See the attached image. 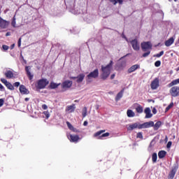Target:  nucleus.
<instances>
[{"label": "nucleus", "mask_w": 179, "mask_h": 179, "mask_svg": "<svg viewBox=\"0 0 179 179\" xmlns=\"http://www.w3.org/2000/svg\"><path fill=\"white\" fill-rule=\"evenodd\" d=\"M83 118H85V117H86V115H87V108L84 107L83 109Z\"/></svg>", "instance_id": "72a5a7b5"}, {"label": "nucleus", "mask_w": 179, "mask_h": 179, "mask_svg": "<svg viewBox=\"0 0 179 179\" xmlns=\"http://www.w3.org/2000/svg\"><path fill=\"white\" fill-rule=\"evenodd\" d=\"M10 48L11 50H13V48H15V44L11 45Z\"/></svg>", "instance_id": "4d7b16f0"}, {"label": "nucleus", "mask_w": 179, "mask_h": 179, "mask_svg": "<svg viewBox=\"0 0 179 179\" xmlns=\"http://www.w3.org/2000/svg\"><path fill=\"white\" fill-rule=\"evenodd\" d=\"M4 75L7 79H12L14 76L13 72L10 70H8Z\"/></svg>", "instance_id": "6ab92c4d"}, {"label": "nucleus", "mask_w": 179, "mask_h": 179, "mask_svg": "<svg viewBox=\"0 0 179 179\" xmlns=\"http://www.w3.org/2000/svg\"><path fill=\"white\" fill-rule=\"evenodd\" d=\"M174 43V38L171 37L169 39L165 41V45L166 47H170L172 44Z\"/></svg>", "instance_id": "4be33fe9"}, {"label": "nucleus", "mask_w": 179, "mask_h": 179, "mask_svg": "<svg viewBox=\"0 0 179 179\" xmlns=\"http://www.w3.org/2000/svg\"><path fill=\"white\" fill-rule=\"evenodd\" d=\"M144 113L145 114V118H152V114L150 110V108H145Z\"/></svg>", "instance_id": "a211bd4d"}, {"label": "nucleus", "mask_w": 179, "mask_h": 179, "mask_svg": "<svg viewBox=\"0 0 179 179\" xmlns=\"http://www.w3.org/2000/svg\"><path fill=\"white\" fill-rule=\"evenodd\" d=\"M113 65L114 62H113V60H110L109 64H108L106 66L102 65L101 66V79H102V80H107V78L111 74V71H113Z\"/></svg>", "instance_id": "f257e3e1"}, {"label": "nucleus", "mask_w": 179, "mask_h": 179, "mask_svg": "<svg viewBox=\"0 0 179 179\" xmlns=\"http://www.w3.org/2000/svg\"><path fill=\"white\" fill-rule=\"evenodd\" d=\"M136 138H138L139 139H143V135L142 134V132L137 133Z\"/></svg>", "instance_id": "ea45409f"}, {"label": "nucleus", "mask_w": 179, "mask_h": 179, "mask_svg": "<svg viewBox=\"0 0 179 179\" xmlns=\"http://www.w3.org/2000/svg\"><path fill=\"white\" fill-rule=\"evenodd\" d=\"M4 103H5V100H3V99H0V107H2Z\"/></svg>", "instance_id": "a18cd8bd"}, {"label": "nucleus", "mask_w": 179, "mask_h": 179, "mask_svg": "<svg viewBox=\"0 0 179 179\" xmlns=\"http://www.w3.org/2000/svg\"><path fill=\"white\" fill-rule=\"evenodd\" d=\"M72 81L71 80H65L62 83V89H69L72 87Z\"/></svg>", "instance_id": "ddd939ff"}, {"label": "nucleus", "mask_w": 179, "mask_h": 179, "mask_svg": "<svg viewBox=\"0 0 179 179\" xmlns=\"http://www.w3.org/2000/svg\"><path fill=\"white\" fill-rule=\"evenodd\" d=\"M59 85H61V84L60 83L57 84L54 82H51L49 85V87H50V89H57V87H58V86H59Z\"/></svg>", "instance_id": "bb28decb"}, {"label": "nucleus", "mask_w": 179, "mask_h": 179, "mask_svg": "<svg viewBox=\"0 0 179 179\" xmlns=\"http://www.w3.org/2000/svg\"><path fill=\"white\" fill-rule=\"evenodd\" d=\"M67 138L70 141V142L73 143H78L79 142V140L80 139L78 135H73V134H69L67 136Z\"/></svg>", "instance_id": "0eeeda50"}, {"label": "nucleus", "mask_w": 179, "mask_h": 179, "mask_svg": "<svg viewBox=\"0 0 179 179\" xmlns=\"http://www.w3.org/2000/svg\"><path fill=\"white\" fill-rule=\"evenodd\" d=\"M178 0H174L175 2H177Z\"/></svg>", "instance_id": "680f3d73"}, {"label": "nucleus", "mask_w": 179, "mask_h": 179, "mask_svg": "<svg viewBox=\"0 0 179 179\" xmlns=\"http://www.w3.org/2000/svg\"><path fill=\"white\" fill-rule=\"evenodd\" d=\"M18 47H20L22 45V38H20L17 42Z\"/></svg>", "instance_id": "de8ad7c7"}, {"label": "nucleus", "mask_w": 179, "mask_h": 179, "mask_svg": "<svg viewBox=\"0 0 179 179\" xmlns=\"http://www.w3.org/2000/svg\"><path fill=\"white\" fill-rule=\"evenodd\" d=\"M139 68H141L139 64H134L127 70V73H132V72H135V71H136V69H139Z\"/></svg>", "instance_id": "dca6fc26"}, {"label": "nucleus", "mask_w": 179, "mask_h": 179, "mask_svg": "<svg viewBox=\"0 0 179 179\" xmlns=\"http://www.w3.org/2000/svg\"><path fill=\"white\" fill-rule=\"evenodd\" d=\"M1 82L3 83V85H6L8 82L5 78H1Z\"/></svg>", "instance_id": "37998d69"}, {"label": "nucleus", "mask_w": 179, "mask_h": 179, "mask_svg": "<svg viewBox=\"0 0 179 179\" xmlns=\"http://www.w3.org/2000/svg\"><path fill=\"white\" fill-rule=\"evenodd\" d=\"M177 173V168H173L168 175V179H174L176 173Z\"/></svg>", "instance_id": "4468645a"}, {"label": "nucleus", "mask_w": 179, "mask_h": 179, "mask_svg": "<svg viewBox=\"0 0 179 179\" xmlns=\"http://www.w3.org/2000/svg\"><path fill=\"white\" fill-rule=\"evenodd\" d=\"M87 124H88L87 121H85L83 123L84 127H87Z\"/></svg>", "instance_id": "864d4df0"}, {"label": "nucleus", "mask_w": 179, "mask_h": 179, "mask_svg": "<svg viewBox=\"0 0 179 179\" xmlns=\"http://www.w3.org/2000/svg\"><path fill=\"white\" fill-rule=\"evenodd\" d=\"M160 81L159 80V78H155L152 83H151V89L152 90H156V89H157L159 87V86H160Z\"/></svg>", "instance_id": "6e6552de"}, {"label": "nucleus", "mask_w": 179, "mask_h": 179, "mask_svg": "<svg viewBox=\"0 0 179 179\" xmlns=\"http://www.w3.org/2000/svg\"><path fill=\"white\" fill-rule=\"evenodd\" d=\"M43 114H44L46 120H48V118H50V112H48V110L44 111Z\"/></svg>", "instance_id": "58836bf2"}, {"label": "nucleus", "mask_w": 179, "mask_h": 179, "mask_svg": "<svg viewBox=\"0 0 179 179\" xmlns=\"http://www.w3.org/2000/svg\"><path fill=\"white\" fill-rule=\"evenodd\" d=\"M128 55H129V54H127L126 55L122 57L120 59H124V58H125V57H128Z\"/></svg>", "instance_id": "603ef678"}, {"label": "nucleus", "mask_w": 179, "mask_h": 179, "mask_svg": "<svg viewBox=\"0 0 179 179\" xmlns=\"http://www.w3.org/2000/svg\"><path fill=\"white\" fill-rule=\"evenodd\" d=\"M13 86H15V87H19V86H20V83H19V82H15V83L13 84Z\"/></svg>", "instance_id": "49530a36"}, {"label": "nucleus", "mask_w": 179, "mask_h": 179, "mask_svg": "<svg viewBox=\"0 0 179 179\" xmlns=\"http://www.w3.org/2000/svg\"><path fill=\"white\" fill-rule=\"evenodd\" d=\"M160 65H162V62H160V60H158L155 62V66H156L157 68H159Z\"/></svg>", "instance_id": "a19ab883"}, {"label": "nucleus", "mask_w": 179, "mask_h": 179, "mask_svg": "<svg viewBox=\"0 0 179 179\" xmlns=\"http://www.w3.org/2000/svg\"><path fill=\"white\" fill-rule=\"evenodd\" d=\"M174 106V103L171 102L165 109V112L167 113V111H169V110H170L171 108H172V107H173Z\"/></svg>", "instance_id": "c9c22d12"}, {"label": "nucleus", "mask_w": 179, "mask_h": 179, "mask_svg": "<svg viewBox=\"0 0 179 179\" xmlns=\"http://www.w3.org/2000/svg\"><path fill=\"white\" fill-rule=\"evenodd\" d=\"M8 36H10V32H7V33L6 34V36L8 37Z\"/></svg>", "instance_id": "6e6d98bb"}, {"label": "nucleus", "mask_w": 179, "mask_h": 179, "mask_svg": "<svg viewBox=\"0 0 179 179\" xmlns=\"http://www.w3.org/2000/svg\"><path fill=\"white\" fill-rule=\"evenodd\" d=\"M142 51L146 52L148 50H152V43L149 41L141 43Z\"/></svg>", "instance_id": "423d86ee"}, {"label": "nucleus", "mask_w": 179, "mask_h": 179, "mask_svg": "<svg viewBox=\"0 0 179 179\" xmlns=\"http://www.w3.org/2000/svg\"><path fill=\"white\" fill-rule=\"evenodd\" d=\"M154 130L155 131H157V129H159V128H160V127H162V122L161 121H158L155 124H154Z\"/></svg>", "instance_id": "c85d7f7f"}, {"label": "nucleus", "mask_w": 179, "mask_h": 179, "mask_svg": "<svg viewBox=\"0 0 179 179\" xmlns=\"http://www.w3.org/2000/svg\"><path fill=\"white\" fill-rule=\"evenodd\" d=\"M152 163H156L157 162V154L154 152L152 155Z\"/></svg>", "instance_id": "2f4dec72"}, {"label": "nucleus", "mask_w": 179, "mask_h": 179, "mask_svg": "<svg viewBox=\"0 0 179 179\" xmlns=\"http://www.w3.org/2000/svg\"><path fill=\"white\" fill-rule=\"evenodd\" d=\"M179 84V78L173 80L172 82H171L169 85H168V87H173L174 86H176V85H178Z\"/></svg>", "instance_id": "393cba45"}, {"label": "nucleus", "mask_w": 179, "mask_h": 179, "mask_svg": "<svg viewBox=\"0 0 179 179\" xmlns=\"http://www.w3.org/2000/svg\"><path fill=\"white\" fill-rule=\"evenodd\" d=\"M136 113H138V114H142V113H143V107L141 105H138L136 108Z\"/></svg>", "instance_id": "cd10ccee"}, {"label": "nucleus", "mask_w": 179, "mask_h": 179, "mask_svg": "<svg viewBox=\"0 0 179 179\" xmlns=\"http://www.w3.org/2000/svg\"><path fill=\"white\" fill-rule=\"evenodd\" d=\"M42 108L43 110H47L48 108V106L45 104L42 105Z\"/></svg>", "instance_id": "09e8293b"}, {"label": "nucleus", "mask_w": 179, "mask_h": 179, "mask_svg": "<svg viewBox=\"0 0 179 179\" xmlns=\"http://www.w3.org/2000/svg\"><path fill=\"white\" fill-rule=\"evenodd\" d=\"M2 48H3V50H4V51H8V50H9V46H8L6 45H3Z\"/></svg>", "instance_id": "79ce46f5"}, {"label": "nucleus", "mask_w": 179, "mask_h": 179, "mask_svg": "<svg viewBox=\"0 0 179 179\" xmlns=\"http://www.w3.org/2000/svg\"><path fill=\"white\" fill-rule=\"evenodd\" d=\"M164 55V51H161L159 53L157 54V55H154V57H157V58H160V57H162V55Z\"/></svg>", "instance_id": "f704fd0d"}, {"label": "nucleus", "mask_w": 179, "mask_h": 179, "mask_svg": "<svg viewBox=\"0 0 179 179\" xmlns=\"http://www.w3.org/2000/svg\"><path fill=\"white\" fill-rule=\"evenodd\" d=\"M110 2H111L112 3H113V5H117V3H120L122 4L123 1L122 0H109Z\"/></svg>", "instance_id": "473e14b6"}, {"label": "nucleus", "mask_w": 179, "mask_h": 179, "mask_svg": "<svg viewBox=\"0 0 179 179\" xmlns=\"http://www.w3.org/2000/svg\"><path fill=\"white\" fill-rule=\"evenodd\" d=\"M150 55V50H148L146 52L143 53L142 57L143 58H146V57H149Z\"/></svg>", "instance_id": "4c0bfd02"}, {"label": "nucleus", "mask_w": 179, "mask_h": 179, "mask_svg": "<svg viewBox=\"0 0 179 179\" xmlns=\"http://www.w3.org/2000/svg\"><path fill=\"white\" fill-rule=\"evenodd\" d=\"M48 83H50V81H48L47 79H41L37 82L36 89H45V87L48 85Z\"/></svg>", "instance_id": "f03ea898"}, {"label": "nucleus", "mask_w": 179, "mask_h": 179, "mask_svg": "<svg viewBox=\"0 0 179 179\" xmlns=\"http://www.w3.org/2000/svg\"><path fill=\"white\" fill-rule=\"evenodd\" d=\"M104 132H106V130H100L94 134V137L97 138V136H99L98 139H103V138L110 136V133L108 132L104 133ZM101 134H103L101 135Z\"/></svg>", "instance_id": "7ed1b4c3"}, {"label": "nucleus", "mask_w": 179, "mask_h": 179, "mask_svg": "<svg viewBox=\"0 0 179 179\" xmlns=\"http://www.w3.org/2000/svg\"><path fill=\"white\" fill-rule=\"evenodd\" d=\"M5 86L9 90H15V87L10 83H9V82Z\"/></svg>", "instance_id": "7c9ffc66"}, {"label": "nucleus", "mask_w": 179, "mask_h": 179, "mask_svg": "<svg viewBox=\"0 0 179 179\" xmlns=\"http://www.w3.org/2000/svg\"><path fill=\"white\" fill-rule=\"evenodd\" d=\"M171 88L169 90V93L172 97H178L179 96V87L173 86L171 87Z\"/></svg>", "instance_id": "20e7f679"}, {"label": "nucleus", "mask_w": 179, "mask_h": 179, "mask_svg": "<svg viewBox=\"0 0 179 179\" xmlns=\"http://www.w3.org/2000/svg\"><path fill=\"white\" fill-rule=\"evenodd\" d=\"M83 79H85V74L81 73L77 76V83H82L83 82Z\"/></svg>", "instance_id": "b1692460"}, {"label": "nucleus", "mask_w": 179, "mask_h": 179, "mask_svg": "<svg viewBox=\"0 0 179 179\" xmlns=\"http://www.w3.org/2000/svg\"><path fill=\"white\" fill-rule=\"evenodd\" d=\"M171 145H173V143L171 141H169L167 145H166V148L169 149L170 148H171Z\"/></svg>", "instance_id": "c03bdc74"}, {"label": "nucleus", "mask_w": 179, "mask_h": 179, "mask_svg": "<svg viewBox=\"0 0 179 179\" xmlns=\"http://www.w3.org/2000/svg\"><path fill=\"white\" fill-rule=\"evenodd\" d=\"M166 155L167 152H166L165 150H161L158 152V157L159 159H164Z\"/></svg>", "instance_id": "5701e85b"}, {"label": "nucleus", "mask_w": 179, "mask_h": 179, "mask_svg": "<svg viewBox=\"0 0 179 179\" xmlns=\"http://www.w3.org/2000/svg\"><path fill=\"white\" fill-rule=\"evenodd\" d=\"M130 43L131 44L132 48L134 50V51H139V50H141L139 43H138V40L134 39L130 42Z\"/></svg>", "instance_id": "9b49d317"}, {"label": "nucleus", "mask_w": 179, "mask_h": 179, "mask_svg": "<svg viewBox=\"0 0 179 179\" xmlns=\"http://www.w3.org/2000/svg\"><path fill=\"white\" fill-rule=\"evenodd\" d=\"M71 79H73V80L78 79V77H71Z\"/></svg>", "instance_id": "13d9d810"}, {"label": "nucleus", "mask_w": 179, "mask_h": 179, "mask_svg": "<svg viewBox=\"0 0 179 179\" xmlns=\"http://www.w3.org/2000/svg\"><path fill=\"white\" fill-rule=\"evenodd\" d=\"M30 69L31 68L29 66H25V71L27 73V76L29 78V80H32L34 76L31 74V73L30 72Z\"/></svg>", "instance_id": "2eb2a0df"}, {"label": "nucleus", "mask_w": 179, "mask_h": 179, "mask_svg": "<svg viewBox=\"0 0 179 179\" xmlns=\"http://www.w3.org/2000/svg\"><path fill=\"white\" fill-rule=\"evenodd\" d=\"M24 101H29V98H25Z\"/></svg>", "instance_id": "bf43d9fd"}, {"label": "nucleus", "mask_w": 179, "mask_h": 179, "mask_svg": "<svg viewBox=\"0 0 179 179\" xmlns=\"http://www.w3.org/2000/svg\"><path fill=\"white\" fill-rule=\"evenodd\" d=\"M20 92L21 94H29V92L27 89H26V87L23 85L20 86Z\"/></svg>", "instance_id": "f3484780"}, {"label": "nucleus", "mask_w": 179, "mask_h": 179, "mask_svg": "<svg viewBox=\"0 0 179 179\" xmlns=\"http://www.w3.org/2000/svg\"><path fill=\"white\" fill-rule=\"evenodd\" d=\"M11 26H13V27H16V17L14 16L13 18V20L11 22Z\"/></svg>", "instance_id": "e433bc0d"}, {"label": "nucleus", "mask_w": 179, "mask_h": 179, "mask_svg": "<svg viewBox=\"0 0 179 179\" xmlns=\"http://www.w3.org/2000/svg\"><path fill=\"white\" fill-rule=\"evenodd\" d=\"M127 117H129V118H132V117L135 116V113L130 109L127 110Z\"/></svg>", "instance_id": "c756f323"}, {"label": "nucleus", "mask_w": 179, "mask_h": 179, "mask_svg": "<svg viewBox=\"0 0 179 179\" xmlns=\"http://www.w3.org/2000/svg\"><path fill=\"white\" fill-rule=\"evenodd\" d=\"M141 124V127H140V128H141V129H143L146 128H152V127L155 126V122L153 121H150V122H144Z\"/></svg>", "instance_id": "f8f14e48"}, {"label": "nucleus", "mask_w": 179, "mask_h": 179, "mask_svg": "<svg viewBox=\"0 0 179 179\" xmlns=\"http://www.w3.org/2000/svg\"><path fill=\"white\" fill-rule=\"evenodd\" d=\"M176 71H179V66L176 69Z\"/></svg>", "instance_id": "052dcab7"}, {"label": "nucleus", "mask_w": 179, "mask_h": 179, "mask_svg": "<svg viewBox=\"0 0 179 179\" xmlns=\"http://www.w3.org/2000/svg\"><path fill=\"white\" fill-rule=\"evenodd\" d=\"M141 124L138 122H136L131 124H129V127H127V131H134V129H136L137 128L138 129H141Z\"/></svg>", "instance_id": "9d476101"}, {"label": "nucleus", "mask_w": 179, "mask_h": 179, "mask_svg": "<svg viewBox=\"0 0 179 179\" xmlns=\"http://www.w3.org/2000/svg\"><path fill=\"white\" fill-rule=\"evenodd\" d=\"M66 124L69 129H70V131H72L73 132H79V131H78V129H76V128L73 127V126L71 124V122H66Z\"/></svg>", "instance_id": "412c9836"}, {"label": "nucleus", "mask_w": 179, "mask_h": 179, "mask_svg": "<svg viewBox=\"0 0 179 179\" xmlns=\"http://www.w3.org/2000/svg\"><path fill=\"white\" fill-rule=\"evenodd\" d=\"M124 89H122L117 95L115 97V101H118L122 99V96H124Z\"/></svg>", "instance_id": "aec40b11"}, {"label": "nucleus", "mask_w": 179, "mask_h": 179, "mask_svg": "<svg viewBox=\"0 0 179 179\" xmlns=\"http://www.w3.org/2000/svg\"><path fill=\"white\" fill-rule=\"evenodd\" d=\"M152 113H153V114H156L157 113V110H156V108H154L152 109Z\"/></svg>", "instance_id": "8fccbe9b"}, {"label": "nucleus", "mask_w": 179, "mask_h": 179, "mask_svg": "<svg viewBox=\"0 0 179 179\" xmlns=\"http://www.w3.org/2000/svg\"><path fill=\"white\" fill-rule=\"evenodd\" d=\"M0 89L1 90H3V89H4L3 85H2V84L0 83Z\"/></svg>", "instance_id": "5fc2aeb1"}, {"label": "nucleus", "mask_w": 179, "mask_h": 179, "mask_svg": "<svg viewBox=\"0 0 179 179\" xmlns=\"http://www.w3.org/2000/svg\"><path fill=\"white\" fill-rule=\"evenodd\" d=\"M87 79H97L99 78V69H96L87 76Z\"/></svg>", "instance_id": "39448f33"}, {"label": "nucleus", "mask_w": 179, "mask_h": 179, "mask_svg": "<svg viewBox=\"0 0 179 179\" xmlns=\"http://www.w3.org/2000/svg\"><path fill=\"white\" fill-rule=\"evenodd\" d=\"M9 24H10V22L6 21L0 17V28L1 29H8Z\"/></svg>", "instance_id": "1a4fd4ad"}, {"label": "nucleus", "mask_w": 179, "mask_h": 179, "mask_svg": "<svg viewBox=\"0 0 179 179\" xmlns=\"http://www.w3.org/2000/svg\"><path fill=\"white\" fill-rule=\"evenodd\" d=\"M114 78H115V74H112L110 76V79L113 80V79H114Z\"/></svg>", "instance_id": "3c124183"}, {"label": "nucleus", "mask_w": 179, "mask_h": 179, "mask_svg": "<svg viewBox=\"0 0 179 179\" xmlns=\"http://www.w3.org/2000/svg\"><path fill=\"white\" fill-rule=\"evenodd\" d=\"M75 108H76V107L75 106V103H73L71 106H68L66 107V111H70V113H73V111H75Z\"/></svg>", "instance_id": "a878e982"}]
</instances>
